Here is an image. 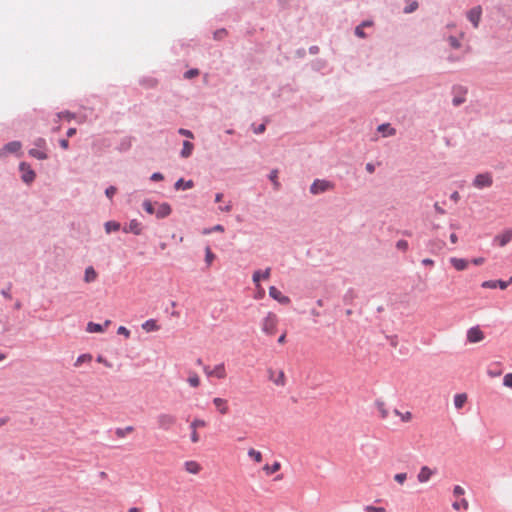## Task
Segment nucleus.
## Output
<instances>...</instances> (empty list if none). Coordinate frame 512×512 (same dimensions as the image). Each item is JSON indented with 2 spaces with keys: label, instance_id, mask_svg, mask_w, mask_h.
<instances>
[{
  "label": "nucleus",
  "instance_id": "1",
  "mask_svg": "<svg viewBox=\"0 0 512 512\" xmlns=\"http://www.w3.org/2000/svg\"><path fill=\"white\" fill-rule=\"evenodd\" d=\"M20 179L23 183L30 186L36 179V172L31 165L25 161L19 163Z\"/></svg>",
  "mask_w": 512,
  "mask_h": 512
},
{
  "label": "nucleus",
  "instance_id": "2",
  "mask_svg": "<svg viewBox=\"0 0 512 512\" xmlns=\"http://www.w3.org/2000/svg\"><path fill=\"white\" fill-rule=\"evenodd\" d=\"M278 317L274 312H269L262 322V331L273 336L277 332Z\"/></svg>",
  "mask_w": 512,
  "mask_h": 512
},
{
  "label": "nucleus",
  "instance_id": "3",
  "mask_svg": "<svg viewBox=\"0 0 512 512\" xmlns=\"http://www.w3.org/2000/svg\"><path fill=\"white\" fill-rule=\"evenodd\" d=\"M177 422L176 416L168 413H161L157 416V425L158 428L168 431L170 430Z\"/></svg>",
  "mask_w": 512,
  "mask_h": 512
},
{
  "label": "nucleus",
  "instance_id": "4",
  "mask_svg": "<svg viewBox=\"0 0 512 512\" xmlns=\"http://www.w3.org/2000/svg\"><path fill=\"white\" fill-rule=\"evenodd\" d=\"M334 188V184L328 180L315 179L310 186V192L314 195L324 193Z\"/></svg>",
  "mask_w": 512,
  "mask_h": 512
},
{
  "label": "nucleus",
  "instance_id": "5",
  "mask_svg": "<svg viewBox=\"0 0 512 512\" xmlns=\"http://www.w3.org/2000/svg\"><path fill=\"white\" fill-rule=\"evenodd\" d=\"M493 184L492 174L490 172L477 174L473 180V186L478 189L491 187Z\"/></svg>",
  "mask_w": 512,
  "mask_h": 512
},
{
  "label": "nucleus",
  "instance_id": "6",
  "mask_svg": "<svg viewBox=\"0 0 512 512\" xmlns=\"http://www.w3.org/2000/svg\"><path fill=\"white\" fill-rule=\"evenodd\" d=\"M22 144L18 140L10 141L0 148V158L6 157L8 154H17L20 152Z\"/></svg>",
  "mask_w": 512,
  "mask_h": 512
},
{
  "label": "nucleus",
  "instance_id": "7",
  "mask_svg": "<svg viewBox=\"0 0 512 512\" xmlns=\"http://www.w3.org/2000/svg\"><path fill=\"white\" fill-rule=\"evenodd\" d=\"M269 296L282 305H288L291 303V299L288 296L283 295L282 292L275 286H271L269 288Z\"/></svg>",
  "mask_w": 512,
  "mask_h": 512
},
{
  "label": "nucleus",
  "instance_id": "8",
  "mask_svg": "<svg viewBox=\"0 0 512 512\" xmlns=\"http://www.w3.org/2000/svg\"><path fill=\"white\" fill-rule=\"evenodd\" d=\"M485 335L479 326L471 327L467 331V340L470 343H478L484 339Z\"/></svg>",
  "mask_w": 512,
  "mask_h": 512
},
{
  "label": "nucleus",
  "instance_id": "9",
  "mask_svg": "<svg viewBox=\"0 0 512 512\" xmlns=\"http://www.w3.org/2000/svg\"><path fill=\"white\" fill-rule=\"evenodd\" d=\"M172 213V207L168 202H162L159 204L158 209L155 210V216L157 219H165Z\"/></svg>",
  "mask_w": 512,
  "mask_h": 512
},
{
  "label": "nucleus",
  "instance_id": "10",
  "mask_svg": "<svg viewBox=\"0 0 512 512\" xmlns=\"http://www.w3.org/2000/svg\"><path fill=\"white\" fill-rule=\"evenodd\" d=\"M124 233H133L140 235L142 233V225L137 219L130 220L129 224L122 228Z\"/></svg>",
  "mask_w": 512,
  "mask_h": 512
},
{
  "label": "nucleus",
  "instance_id": "11",
  "mask_svg": "<svg viewBox=\"0 0 512 512\" xmlns=\"http://www.w3.org/2000/svg\"><path fill=\"white\" fill-rule=\"evenodd\" d=\"M512 240V230H505L503 233L495 236L494 241L500 246L503 247L507 245Z\"/></svg>",
  "mask_w": 512,
  "mask_h": 512
},
{
  "label": "nucleus",
  "instance_id": "12",
  "mask_svg": "<svg viewBox=\"0 0 512 512\" xmlns=\"http://www.w3.org/2000/svg\"><path fill=\"white\" fill-rule=\"evenodd\" d=\"M481 14L482 10L479 6L472 8L467 14L468 19L472 22L475 28L479 25Z\"/></svg>",
  "mask_w": 512,
  "mask_h": 512
},
{
  "label": "nucleus",
  "instance_id": "13",
  "mask_svg": "<svg viewBox=\"0 0 512 512\" xmlns=\"http://www.w3.org/2000/svg\"><path fill=\"white\" fill-rule=\"evenodd\" d=\"M213 404L215 405L220 414L226 415L229 413L228 401L226 399L215 397L213 399Z\"/></svg>",
  "mask_w": 512,
  "mask_h": 512
},
{
  "label": "nucleus",
  "instance_id": "14",
  "mask_svg": "<svg viewBox=\"0 0 512 512\" xmlns=\"http://www.w3.org/2000/svg\"><path fill=\"white\" fill-rule=\"evenodd\" d=\"M483 288L495 289L499 287L501 290H505L508 287V282L503 280H487L481 285Z\"/></svg>",
  "mask_w": 512,
  "mask_h": 512
},
{
  "label": "nucleus",
  "instance_id": "15",
  "mask_svg": "<svg viewBox=\"0 0 512 512\" xmlns=\"http://www.w3.org/2000/svg\"><path fill=\"white\" fill-rule=\"evenodd\" d=\"M194 187V182L193 180H185L184 178H179L175 183H174V189L179 191V190H187V189H191Z\"/></svg>",
  "mask_w": 512,
  "mask_h": 512
},
{
  "label": "nucleus",
  "instance_id": "16",
  "mask_svg": "<svg viewBox=\"0 0 512 512\" xmlns=\"http://www.w3.org/2000/svg\"><path fill=\"white\" fill-rule=\"evenodd\" d=\"M110 323H111L110 320H106L104 322V325H101L99 323L89 322L87 324L86 330L89 333H100V332H103L104 331V327H107Z\"/></svg>",
  "mask_w": 512,
  "mask_h": 512
},
{
  "label": "nucleus",
  "instance_id": "17",
  "mask_svg": "<svg viewBox=\"0 0 512 512\" xmlns=\"http://www.w3.org/2000/svg\"><path fill=\"white\" fill-rule=\"evenodd\" d=\"M450 263L457 271H463L468 267V260L463 258L452 257Z\"/></svg>",
  "mask_w": 512,
  "mask_h": 512
},
{
  "label": "nucleus",
  "instance_id": "18",
  "mask_svg": "<svg viewBox=\"0 0 512 512\" xmlns=\"http://www.w3.org/2000/svg\"><path fill=\"white\" fill-rule=\"evenodd\" d=\"M205 372L208 374V375H214L216 376L218 379H222L226 376V371H225V367H224V364H218L215 366L214 370L212 372L208 371V367H205L204 368Z\"/></svg>",
  "mask_w": 512,
  "mask_h": 512
},
{
  "label": "nucleus",
  "instance_id": "19",
  "mask_svg": "<svg viewBox=\"0 0 512 512\" xmlns=\"http://www.w3.org/2000/svg\"><path fill=\"white\" fill-rule=\"evenodd\" d=\"M433 471L428 466H423L418 473V481L421 483L427 482L433 475Z\"/></svg>",
  "mask_w": 512,
  "mask_h": 512
},
{
  "label": "nucleus",
  "instance_id": "20",
  "mask_svg": "<svg viewBox=\"0 0 512 512\" xmlns=\"http://www.w3.org/2000/svg\"><path fill=\"white\" fill-rule=\"evenodd\" d=\"M28 155L38 160H46L48 159V154L45 150L31 148L28 150Z\"/></svg>",
  "mask_w": 512,
  "mask_h": 512
},
{
  "label": "nucleus",
  "instance_id": "21",
  "mask_svg": "<svg viewBox=\"0 0 512 512\" xmlns=\"http://www.w3.org/2000/svg\"><path fill=\"white\" fill-rule=\"evenodd\" d=\"M142 329L146 332H154L158 331L160 326L155 319H148L142 324Z\"/></svg>",
  "mask_w": 512,
  "mask_h": 512
},
{
  "label": "nucleus",
  "instance_id": "22",
  "mask_svg": "<svg viewBox=\"0 0 512 512\" xmlns=\"http://www.w3.org/2000/svg\"><path fill=\"white\" fill-rule=\"evenodd\" d=\"M270 271L271 269L270 268H267L266 270L262 271V270H256L254 273H253V276H252V279H253V282L257 285L258 282L261 280V279H267L269 278L270 276Z\"/></svg>",
  "mask_w": 512,
  "mask_h": 512
},
{
  "label": "nucleus",
  "instance_id": "23",
  "mask_svg": "<svg viewBox=\"0 0 512 512\" xmlns=\"http://www.w3.org/2000/svg\"><path fill=\"white\" fill-rule=\"evenodd\" d=\"M185 470L191 474H198L201 470V466L196 461H186L185 464Z\"/></svg>",
  "mask_w": 512,
  "mask_h": 512
},
{
  "label": "nucleus",
  "instance_id": "24",
  "mask_svg": "<svg viewBox=\"0 0 512 512\" xmlns=\"http://www.w3.org/2000/svg\"><path fill=\"white\" fill-rule=\"evenodd\" d=\"M193 149H194V145L193 143H191L190 141L188 140H185L183 142V148L180 152V156L182 158H188L191 156L192 152H193Z\"/></svg>",
  "mask_w": 512,
  "mask_h": 512
},
{
  "label": "nucleus",
  "instance_id": "25",
  "mask_svg": "<svg viewBox=\"0 0 512 512\" xmlns=\"http://www.w3.org/2000/svg\"><path fill=\"white\" fill-rule=\"evenodd\" d=\"M500 365L501 364L499 362L492 363L488 367L487 374L492 378L500 376L502 374V369L500 368Z\"/></svg>",
  "mask_w": 512,
  "mask_h": 512
},
{
  "label": "nucleus",
  "instance_id": "26",
  "mask_svg": "<svg viewBox=\"0 0 512 512\" xmlns=\"http://www.w3.org/2000/svg\"><path fill=\"white\" fill-rule=\"evenodd\" d=\"M356 297L357 293L354 288H349L343 296V302L345 305H353V301Z\"/></svg>",
  "mask_w": 512,
  "mask_h": 512
},
{
  "label": "nucleus",
  "instance_id": "27",
  "mask_svg": "<svg viewBox=\"0 0 512 512\" xmlns=\"http://www.w3.org/2000/svg\"><path fill=\"white\" fill-rule=\"evenodd\" d=\"M97 278V272L92 266H89L85 269L84 273V281L87 283L95 281Z\"/></svg>",
  "mask_w": 512,
  "mask_h": 512
},
{
  "label": "nucleus",
  "instance_id": "28",
  "mask_svg": "<svg viewBox=\"0 0 512 512\" xmlns=\"http://www.w3.org/2000/svg\"><path fill=\"white\" fill-rule=\"evenodd\" d=\"M278 173L279 172L277 169H273L270 171V173L268 175L269 180L272 182V184L274 186V190H279L281 187V184L278 181Z\"/></svg>",
  "mask_w": 512,
  "mask_h": 512
},
{
  "label": "nucleus",
  "instance_id": "29",
  "mask_svg": "<svg viewBox=\"0 0 512 512\" xmlns=\"http://www.w3.org/2000/svg\"><path fill=\"white\" fill-rule=\"evenodd\" d=\"M104 227H105V231L107 233H111V232H116L118 230H120L121 228V225L119 222L117 221H114V220H110V221H107L105 224H104Z\"/></svg>",
  "mask_w": 512,
  "mask_h": 512
},
{
  "label": "nucleus",
  "instance_id": "30",
  "mask_svg": "<svg viewBox=\"0 0 512 512\" xmlns=\"http://www.w3.org/2000/svg\"><path fill=\"white\" fill-rule=\"evenodd\" d=\"M467 401L465 393L456 394L454 397V405L457 409H461Z\"/></svg>",
  "mask_w": 512,
  "mask_h": 512
},
{
  "label": "nucleus",
  "instance_id": "31",
  "mask_svg": "<svg viewBox=\"0 0 512 512\" xmlns=\"http://www.w3.org/2000/svg\"><path fill=\"white\" fill-rule=\"evenodd\" d=\"M379 133L381 134V136H382V137H390V136L395 135L396 130H377V132H376V133H374V134L370 137V140H371V141H376V140H378V138H379Z\"/></svg>",
  "mask_w": 512,
  "mask_h": 512
},
{
  "label": "nucleus",
  "instance_id": "32",
  "mask_svg": "<svg viewBox=\"0 0 512 512\" xmlns=\"http://www.w3.org/2000/svg\"><path fill=\"white\" fill-rule=\"evenodd\" d=\"M281 468V464L277 461H275L272 465L266 464L263 467V470L266 472L267 475H271L279 471Z\"/></svg>",
  "mask_w": 512,
  "mask_h": 512
},
{
  "label": "nucleus",
  "instance_id": "33",
  "mask_svg": "<svg viewBox=\"0 0 512 512\" xmlns=\"http://www.w3.org/2000/svg\"><path fill=\"white\" fill-rule=\"evenodd\" d=\"M92 361V355L90 353L81 354L76 359V362L74 363V366L79 367L83 363L91 362Z\"/></svg>",
  "mask_w": 512,
  "mask_h": 512
},
{
  "label": "nucleus",
  "instance_id": "34",
  "mask_svg": "<svg viewBox=\"0 0 512 512\" xmlns=\"http://www.w3.org/2000/svg\"><path fill=\"white\" fill-rule=\"evenodd\" d=\"M375 404H376V407H377V409H378V411L380 413V417L382 419L387 418L388 417V410L385 407V403L383 401H381V400H376Z\"/></svg>",
  "mask_w": 512,
  "mask_h": 512
},
{
  "label": "nucleus",
  "instance_id": "35",
  "mask_svg": "<svg viewBox=\"0 0 512 512\" xmlns=\"http://www.w3.org/2000/svg\"><path fill=\"white\" fill-rule=\"evenodd\" d=\"M133 431H134V427L133 426H127L125 428H116L115 435L118 438H123V437L126 436V434L131 433Z\"/></svg>",
  "mask_w": 512,
  "mask_h": 512
},
{
  "label": "nucleus",
  "instance_id": "36",
  "mask_svg": "<svg viewBox=\"0 0 512 512\" xmlns=\"http://www.w3.org/2000/svg\"><path fill=\"white\" fill-rule=\"evenodd\" d=\"M216 258V255L212 252L211 248L207 246L205 248V262L207 264V267H209L214 259Z\"/></svg>",
  "mask_w": 512,
  "mask_h": 512
},
{
  "label": "nucleus",
  "instance_id": "37",
  "mask_svg": "<svg viewBox=\"0 0 512 512\" xmlns=\"http://www.w3.org/2000/svg\"><path fill=\"white\" fill-rule=\"evenodd\" d=\"M144 211L150 215L155 213V207L149 199H145L142 203Z\"/></svg>",
  "mask_w": 512,
  "mask_h": 512
},
{
  "label": "nucleus",
  "instance_id": "38",
  "mask_svg": "<svg viewBox=\"0 0 512 512\" xmlns=\"http://www.w3.org/2000/svg\"><path fill=\"white\" fill-rule=\"evenodd\" d=\"M131 147V138L130 137H126L124 138L121 143L119 144V146L117 147V149L120 151V152H124V151H127L129 150Z\"/></svg>",
  "mask_w": 512,
  "mask_h": 512
},
{
  "label": "nucleus",
  "instance_id": "39",
  "mask_svg": "<svg viewBox=\"0 0 512 512\" xmlns=\"http://www.w3.org/2000/svg\"><path fill=\"white\" fill-rule=\"evenodd\" d=\"M224 230H225V228H224L223 225L217 224V225H215V226H213L211 228H205L202 233L204 235H207V234H210L212 232H224Z\"/></svg>",
  "mask_w": 512,
  "mask_h": 512
},
{
  "label": "nucleus",
  "instance_id": "40",
  "mask_svg": "<svg viewBox=\"0 0 512 512\" xmlns=\"http://www.w3.org/2000/svg\"><path fill=\"white\" fill-rule=\"evenodd\" d=\"M248 455L254 459L255 462L260 463L262 461V454L261 452L251 448L248 451Z\"/></svg>",
  "mask_w": 512,
  "mask_h": 512
},
{
  "label": "nucleus",
  "instance_id": "41",
  "mask_svg": "<svg viewBox=\"0 0 512 512\" xmlns=\"http://www.w3.org/2000/svg\"><path fill=\"white\" fill-rule=\"evenodd\" d=\"M452 507L455 510H459L460 507H463L464 510H467L469 507V503L465 498H463V499H461L460 502H457V501L453 502Z\"/></svg>",
  "mask_w": 512,
  "mask_h": 512
},
{
  "label": "nucleus",
  "instance_id": "42",
  "mask_svg": "<svg viewBox=\"0 0 512 512\" xmlns=\"http://www.w3.org/2000/svg\"><path fill=\"white\" fill-rule=\"evenodd\" d=\"M11 289H12V283H11V282H9V283L7 284V286L1 290V292H0V293H1V295H2L4 298H6V299H8V300H11V299H12Z\"/></svg>",
  "mask_w": 512,
  "mask_h": 512
},
{
  "label": "nucleus",
  "instance_id": "43",
  "mask_svg": "<svg viewBox=\"0 0 512 512\" xmlns=\"http://www.w3.org/2000/svg\"><path fill=\"white\" fill-rule=\"evenodd\" d=\"M188 383L190 384V386L196 388L200 385V378L199 376L194 373L193 375L189 376L188 378Z\"/></svg>",
  "mask_w": 512,
  "mask_h": 512
},
{
  "label": "nucleus",
  "instance_id": "44",
  "mask_svg": "<svg viewBox=\"0 0 512 512\" xmlns=\"http://www.w3.org/2000/svg\"><path fill=\"white\" fill-rule=\"evenodd\" d=\"M206 426V422L202 419H194L191 424H190V428L191 430H197L198 427H204Z\"/></svg>",
  "mask_w": 512,
  "mask_h": 512
},
{
  "label": "nucleus",
  "instance_id": "45",
  "mask_svg": "<svg viewBox=\"0 0 512 512\" xmlns=\"http://www.w3.org/2000/svg\"><path fill=\"white\" fill-rule=\"evenodd\" d=\"M409 244L406 240L400 239L396 242V248L398 250H401L403 252H406L408 250Z\"/></svg>",
  "mask_w": 512,
  "mask_h": 512
},
{
  "label": "nucleus",
  "instance_id": "46",
  "mask_svg": "<svg viewBox=\"0 0 512 512\" xmlns=\"http://www.w3.org/2000/svg\"><path fill=\"white\" fill-rule=\"evenodd\" d=\"M117 192V188L115 186H109L105 189V195L109 198V199H112L113 196L116 194Z\"/></svg>",
  "mask_w": 512,
  "mask_h": 512
},
{
  "label": "nucleus",
  "instance_id": "47",
  "mask_svg": "<svg viewBox=\"0 0 512 512\" xmlns=\"http://www.w3.org/2000/svg\"><path fill=\"white\" fill-rule=\"evenodd\" d=\"M464 94H465V91L461 90V95L455 96L453 98V104L455 106H458V105L462 104L465 101Z\"/></svg>",
  "mask_w": 512,
  "mask_h": 512
},
{
  "label": "nucleus",
  "instance_id": "48",
  "mask_svg": "<svg viewBox=\"0 0 512 512\" xmlns=\"http://www.w3.org/2000/svg\"><path fill=\"white\" fill-rule=\"evenodd\" d=\"M503 385L512 388V373H507L503 378Z\"/></svg>",
  "mask_w": 512,
  "mask_h": 512
},
{
  "label": "nucleus",
  "instance_id": "49",
  "mask_svg": "<svg viewBox=\"0 0 512 512\" xmlns=\"http://www.w3.org/2000/svg\"><path fill=\"white\" fill-rule=\"evenodd\" d=\"M365 511L366 512H385L386 510L384 507H376L373 505H368L365 507Z\"/></svg>",
  "mask_w": 512,
  "mask_h": 512
},
{
  "label": "nucleus",
  "instance_id": "50",
  "mask_svg": "<svg viewBox=\"0 0 512 512\" xmlns=\"http://www.w3.org/2000/svg\"><path fill=\"white\" fill-rule=\"evenodd\" d=\"M198 75H199V70L198 69H190L187 72H185L184 77L186 79H191V78H194V77H196Z\"/></svg>",
  "mask_w": 512,
  "mask_h": 512
},
{
  "label": "nucleus",
  "instance_id": "51",
  "mask_svg": "<svg viewBox=\"0 0 512 512\" xmlns=\"http://www.w3.org/2000/svg\"><path fill=\"white\" fill-rule=\"evenodd\" d=\"M117 334L123 335L126 338H129L131 333H130V330L127 329L125 326H119L117 329Z\"/></svg>",
  "mask_w": 512,
  "mask_h": 512
},
{
  "label": "nucleus",
  "instance_id": "52",
  "mask_svg": "<svg viewBox=\"0 0 512 512\" xmlns=\"http://www.w3.org/2000/svg\"><path fill=\"white\" fill-rule=\"evenodd\" d=\"M150 180L153 181V182H159V181H162L164 180V175L161 173V172H154L151 176H150Z\"/></svg>",
  "mask_w": 512,
  "mask_h": 512
},
{
  "label": "nucleus",
  "instance_id": "53",
  "mask_svg": "<svg viewBox=\"0 0 512 512\" xmlns=\"http://www.w3.org/2000/svg\"><path fill=\"white\" fill-rule=\"evenodd\" d=\"M394 479L396 482H398L399 484H403L405 482V480L407 479V474L406 473H397L395 476H394Z\"/></svg>",
  "mask_w": 512,
  "mask_h": 512
},
{
  "label": "nucleus",
  "instance_id": "54",
  "mask_svg": "<svg viewBox=\"0 0 512 512\" xmlns=\"http://www.w3.org/2000/svg\"><path fill=\"white\" fill-rule=\"evenodd\" d=\"M96 361L99 362V363H102L103 365H105L106 367L108 368H111L112 367V363L109 362L105 357H103L102 355H98L97 358H96Z\"/></svg>",
  "mask_w": 512,
  "mask_h": 512
},
{
  "label": "nucleus",
  "instance_id": "55",
  "mask_svg": "<svg viewBox=\"0 0 512 512\" xmlns=\"http://www.w3.org/2000/svg\"><path fill=\"white\" fill-rule=\"evenodd\" d=\"M465 491L460 485H455L453 488V494L455 497H459L461 495H464Z\"/></svg>",
  "mask_w": 512,
  "mask_h": 512
},
{
  "label": "nucleus",
  "instance_id": "56",
  "mask_svg": "<svg viewBox=\"0 0 512 512\" xmlns=\"http://www.w3.org/2000/svg\"><path fill=\"white\" fill-rule=\"evenodd\" d=\"M400 417L403 422H409L412 419V414L411 412L407 411L405 413H401Z\"/></svg>",
  "mask_w": 512,
  "mask_h": 512
},
{
  "label": "nucleus",
  "instance_id": "57",
  "mask_svg": "<svg viewBox=\"0 0 512 512\" xmlns=\"http://www.w3.org/2000/svg\"><path fill=\"white\" fill-rule=\"evenodd\" d=\"M34 144H35V146H37L38 148L41 149V148H45L46 141L43 138H38V139L35 140Z\"/></svg>",
  "mask_w": 512,
  "mask_h": 512
},
{
  "label": "nucleus",
  "instance_id": "58",
  "mask_svg": "<svg viewBox=\"0 0 512 512\" xmlns=\"http://www.w3.org/2000/svg\"><path fill=\"white\" fill-rule=\"evenodd\" d=\"M233 206L231 201H229L225 206H219V210L222 212H230L232 210Z\"/></svg>",
  "mask_w": 512,
  "mask_h": 512
},
{
  "label": "nucleus",
  "instance_id": "59",
  "mask_svg": "<svg viewBox=\"0 0 512 512\" xmlns=\"http://www.w3.org/2000/svg\"><path fill=\"white\" fill-rule=\"evenodd\" d=\"M449 43L453 48L457 49L460 47V42L455 37H449Z\"/></svg>",
  "mask_w": 512,
  "mask_h": 512
},
{
  "label": "nucleus",
  "instance_id": "60",
  "mask_svg": "<svg viewBox=\"0 0 512 512\" xmlns=\"http://www.w3.org/2000/svg\"><path fill=\"white\" fill-rule=\"evenodd\" d=\"M59 145L62 149L67 150L69 148V141L66 138L59 140Z\"/></svg>",
  "mask_w": 512,
  "mask_h": 512
},
{
  "label": "nucleus",
  "instance_id": "61",
  "mask_svg": "<svg viewBox=\"0 0 512 512\" xmlns=\"http://www.w3.org/2000/svg\"><path fill=\"white\" fill-rule=\"evenodd\" d=\"M178 132H179V134H181L187 138H191V139L194 138V135L191 130H178Z\"/></svg>",
  "mask_w": 512,
  "mask_h": 512
},
{
  "label": "nucleus",
  "instance_id": "62",
  "mask_svg": "<svg viewBox=\"0 0 512 512\" xmlns=\"http://www.w3.org/2000/svg\"><path fill=\"white\" fill-rule=\"evenodd\" d=\"M417 7H418V3L417 2H413L408 7L405 8V12L406 13H411V12L415 11L417 9Z\"/></svg>",
  "mask_w": 512,
  "mask_h": 512
},
{
  "label": "nucleus",
  "instance_id": "63",
  "mask_svg": "<svg viewBox=\"0 0 512 512\" xmlns=\"http://www.w3.org/2000/svg\"><path fill=\"white\" fill-rule=\"evenodd\" d=\"M190 437H191V441L193 443H197L199 441V434L197 433L196 430H192L191 431V436Z\"/></svg>",
  "mask_w": 512,
  "mask_h": 512
},
{
  "label": "nucleus",
  "instance_id": "64",
  "mask_svg": "<svg viewBox=\"0 0 512 512\" xmlns=\"http://www.w3.org/2000/svg\"><path fill=\"white\" fill-rule=\"evenodd\" d=\"M484 262H485V259L483 257H478V258L472 259V263L477 266L482 265Z\"/></svg>",
  "mask_w": 512,
  "mask_h": 512
}]
</instances>
